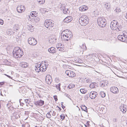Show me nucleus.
Segmentation results:
<instances>
[{"label": "nucleus", "mask_w": 127, "mask_h": 127, "mask_svg": "<svg viewBox=\"0 0 127 127\" xmlns=\"http://www.w3.org/2000/svg\"><path fill=\"white\" fill-rule=\"evenodd\" d=\"M45 62L44 63H36L35 65V70L36 72H39L40 71L44 72L46 71V68L48 66V65L46 64Z\"/></svg>", "instance_id": "1"}, {"label": "nucleus", "mask_w": 127, "mask_h": 127, "mask_svg": "<svg viewBox=\"0 0 127 127\" xmlns=\"http://www.w3.org/2000/svg\"><path fill=\"white\" fill-rule=\"evenodd\" d=\"M13 57L15 58L21 57L23 55V52L19 47H16L13 51Z\"/></svg>", "instance_id": "2"}, {"label": "nucleus", "mask_w": 127, "mask_h": 127, "mask_svg": "<svg viewBox=\"0 0 127 127\" xmlns=\"http://www.w3.org/2000/svg\"><path fill=\"white\" fill-rule=\"evenodd\" d=\"M89 19L88 17L85 15H82L80 18L79 22L82 26H85L88 23Z\"/></svg>", "instance_id": "3"}, {"label": "nucleus", "mask_w": 127, "mask_h": 127, "mask_svg": "<svg viewBox=\"0 0 127 127\" xmlns=\"http://www.w3.org/2000/svg\"><path fill=\"white\" fill-rule=\"evenodd\" d=\"M97 22L98 25L100 27L103 28L106 25V21L105 18L103 17H99L97 19Z\"/></svg>", "instance_id": "4"}, {"label": "nucleus", "mask_w": 127, "mask_h": 127, "mask_svg": "<svg viewBox=\"0 0 127 127\" xmlns=\"http://www.w3.org/2000/svg\"><path fill=\"white\" fill-rule=\"evenodd\" d=\"M118 25V23L117 21L114 20L111 23L110 28L112 30H114L118 29L120 31L121 28H120V27Z\"/></svg>", "instance_id": "5"}, {"label": "nucleus", "mask_w": 127, "mask_h": 127, "mask_svg": "<svg viewBox=\"0 0 127 127\" xmlns=\"http://www.w3.org/2000/svg\"><path fill=\"white\" fill-rule=\"evenodd\" d=\"M54 23L51 22L49 20H47L45 21L44 25L45 27L50 29L51 28L53 27L54 26Z\"/></svg>", "instance_id": "6"}, {"label": "nucleus", "mask_w": 127, "mask_h": 127, "mask_svg": "<svg viewBox=\"0 0 127 127\" xmlns=\"http://www.w3.org/2000/svg\"><path fill=\"white\" fill-rule=\"evenodd\" d=\"M28 43L32 45H34L37 43L36 40L33 38H29L28 39Z\"/></svg>", "instance_id": "7"}, {"label": "nucleus", "mask_w": 127, "mask_h": 127, "mask_svg": "<svg viewBox=\"0 0 127 127\" xmlns=\"http://www.w3.org/2000/svg\"><path fill=\"white\" fill-rule=\"evenodd\" d=\"M68 32V30H65L63 31L61 33V36L62 39L64 40H66L67 38V32Z\"/></svg>", "instance_id": "8"}, {"label": "nucleus", "mask_w": 127, "mask_h": 127, "mask_svg": "<svg viewBox=\"0 0 127 127\" xmlns=\"http://www.w3.org/2000/svg\"><path fill=\"white\" fill-rule=\"evenodd\" d=\"M65 73L67 75L70 77H73L75 76V73L72 71L67 70L65 71Z\"/></svg>", "instance_id": "9"}, {"label": "nucleus", "mask_w": 127, "mask_h": 127, "mask_svg": "<svg viewBox=\"0 0 127 127\" xmlns=\"http://www.w3.org/2000/svg\"><path fill=\"white\" fill-rule=\"evenodd\" d=\"M125 36L122 35H119L118 36V39L120 40L123 42H127V38Z\"/></svg>", "instance_id": "10"}, {"label": "nucleus", "mask_w": 127, "mask_h": 127, "mask_svg": "<svg viewBox=\"0 0 127 127\" xmlns=\"http://www.w3.org/2000/svg\"><path fill=\"white\" fill-rule=\"evenodd\" d=\"M46 82L48 85L51 84L52 81L51 77L49 75H47L46 76L45 79Z\"/></svg>", "instance_id": "11"}, {"label": "nucleus", "mask_w": 127, "mask_h": 127, "mask_svg": "<svg viewBox=\"0 0 127 127\" xmlns=\"http://www.w3.org/2000/svg\"><path fill=\"white\" fill-rule=\"evenodd\" d=\"M25 9V7L23 5H21L18 6L17 8V10L19 13H21L24 11Z\"/></svg>", "instance_id": "12"}, {"label": "nucleus", "mask_w": 127, "mask_h": 127, "mask_svg": "<svg viewBox=\"0 0 127 127\" xmlns=\"http://www.w3.org/2000/svg\"><path fill=\"white\" fill-rule=\"evenodd\" d=\"M97 95V93L95 92H91L90 93V97L92 99H94Z\"/></svg>", "instance_id": "13"}, {"label": "nucleus", "mask_w": 127, "mask_h": 127, "mask_svg": "<svg viewBox=\"0 0 127 127\" xmlns=\"http://www.w3.org/2000/svg\"><path fill=\"white\" fill-rule=\"evenodd\" d=\"M110 91L114 94H117L119 91L118 88L116 87H111L110 89Z\"/></svg>", "instance_id": "14"}, {"label": "nucleus", "mask_w": 127, "mask_h": 127, "mask_svg": "<svg viewBox=\"0 0 127 127\" xmlns=\"http://www.w3.org/2000/svg\"><path fill=\"white\" fill-rule=\"evenodd\" d=\"M120 110L124 113H126V111L127 110V106L123 104L120 107Z\"/></svg>", "instance_id": "15"}, {"label": "nucleus", "mask_w": 127, "mask_h": 127, "mask_svg": "<svg viewBox=\"0 0 127 127\" xmlns=\"http://www.w3.org/2000/svg\"><path fill=\"white\" fill-rule=\"evenodd\" d=\"M44 104V101L41 100L35 102L34 104L36 105L42 106Z\"/></svg>", "instance_id": "16"}, {"label": "nucleus", "mask_w": 127, "mask_h": 127, "mask_svg": "<svg viewBox=\"0 0 127 127\" xmlns=\"http://www.w3.org/2000/svg\"><path fill=\"white\" fill-rule=\"evenodd\" d=\"M14 39L15 42L20 43L21 40V36H16V37H14Z\"/></svg>", "instance_id": "17"}, {"label": "nucleus", "mask_w": 127, "mask_h": 127, "mask_svg": "<svg viewBox=\"0 0 127 127\" xmlns=\"http://www.w3.org/2000/svg\"><path fill=\"white\" fill-rule=\"evenodd\" d=\"M67 38L66 39L67 41H68L72 37V34L71 31H69V30H68V32H67Z\"/></svg>", "instance_id": "18"}, {"label": "nucleus", "mask_w": 127, "mask_h": 127, "mask_svg": "<svg viewBox=\"0 0 127 127\" xmlns=\"http://www.w3.org/2000/svg\"><path fill=\"white\" fill-rule=\"evenodd\" d=\"M57 38L55 37L51 36L49 38V41L50 43L53 44L55 42Z\"/></svg>", "instance_id": "19"}, {"label": "nucleus", "mask_w": 127, "mask_h": 127, "mask_svg": "<svg viewBox=\"0 0 127 127\" xmlns=\"http://www.w3.org/2000/svg\"><path fill=\"white\" fill-rule=\"evenodd\" d=\"M72 20L71 16H68L66 17L64 20V22L67 23L70 22Z\"/></svg>", "instance_id": "20"}, {"label": "nucleus", "mask_w": 127, "mask_h": 127, "mask_svg": "<svg viewBox=\"0 0 127 127\" xmlns=\"http://www.w3.org/2000/svg\"><path fill=\"white\" fill-rule=\"evenodd\" d=\"M88 7L86 5H83L80 7L79 8L80 11H84L87 10Z\"/></svg>", "instance_id": "21"}, {"label": "nucleus", "mask_w": 127, "mask_h": 127, "mask_svg": "<svg viewBox=\"0 0 127 127\" xmlns=\"http://www.w3.org/2000/svg\"><path fill=\"white\" fill-rule=\"evenodd\" d=\"M20 65L22 67L26 68L28 66L29 64L26 62H23L20 63Z\"/></svg>", "instance_id": "22"}, {"label": "nucleus", "mask_w": 127, "mask_h": 127, "mask_svg": "<svg viewBox=\"0 0 127 127\" xmlns=\"http://www.w3.org/2000/svg\"><path fill=\"white\" fill-rule=\"evenodd\" d=\"M48 51L50 53H54L56 52V49L54 47H51L48 49Z\"/></svg>", "instance_id": "23"}, {"label": "nucleus", "mask_w": 127, "mask_h": 127, "mask_svg": "<svg viewBox=\"0 0 127 127\" xmlns=\"http://www.w3.org/2000/svg\"><path fill=\"white\" fill-rule=\"evenodd\" d=\"M104 7L106 8L107 10H109L110 9L111 6L109 3H106L105 4H104Z\"/></svg>", "instance_id": "24"}, {"label": "nucleus", "mask_w": 127, "mask_h": 127, "mask_svg": "<svg viewBox=\"0 0 127 127\" xmlns=\"http://www.w3.org/2000/svg\"><path fill=\"white\" fill-rule=\"evenodd\" d=\"M27 28L29 31L32 32L33 31L34 28L32 25H30L28 26Z\"/></svg>", "instance_id": "25"}, {"label": "nucleus", "mask_w": 127, "mask_h": 127, "mask_svg": "<svg viewBox=\"0 0 127 127\" xmlns=\"http://www.w3.org/2000/svg\"><path fill=\"white\" fill-rule=\"evenodd\" d=\"M65 5H64L60 4L59 6V8H60L61 10L63 9H65Z\"/></svg>", "instance_id": "26"}, {"label": "nucleus", "mask_w": 127, "mask_h": 127, "mask_svg": "<svg viewBox=\"0 0 127 127\" xmlns=\"http://www.w3.org/2000/svg\"><path fill=\"white\" fill-rule=\"evenodd\" d=\"M81 109L84 111L87 112V107L85 105H82L81 106Z\"/></svg>", "instance_id": "27"}, {"label": "nucleus", "mask_w": 127, "mask_h": 127, "mask_svg": "<svg viewBox=\"0 0 127 127\" xmlns=\"http://www.w3.org/2000/svg\"><path fill=\"white\" fill-rule=\"evenodd\" d=\"M80 46L81 48L82 49L85 50H86L87 49V47L85 44H83L81 45H80Z\"/></svg>", "instance_id": "28"}, {"label": "nucleus", "mask_w": 127, "mask_h": 127, "mask_svg": "<svg viewBox=\"0 0 127 127\" xmlns=\"http://www.w3.org/2000/svg\"><path fill=\"white\" fill-rule=\"evenodd\" d=\"M80 92L82 94H85L87 92V91L84 89H81L80 90Z\"/></svg>", "instance_id": "29"}, {"label": "nucleus", "mask_w": 127, "mask_h": 127, "mask_svg": "<svg viewBox=\"0 0 127 127\" xmlns=\"http://www.w3.org/2000/svg\"><path fill=\"white\" fill-rule=\"evenodd\" d=\"M38 13L37 12L35 11H33L32 12H31V14L33 16H37V14Z\"/></svg>", "instance_id": "30"}, {"label": "nucleus", "mask_w": 127, "mask_h": 127, "mask_svg": "<svg viewBox=\"0 0 127 127\" xmlns=\"http://www.w3.org/2000/svg\"><path fill=\"white\" fill-rule=\"evenodd\" d=\"M39 10L41 13H43L46 11V10L44 8H41L39 9Z\"/></svg>", "instance_id": "31"}, {"label": "nucleus", "mask_w": 127, "mask_h": 127, "mask_svg": "<svg viewBox=\"0 0 127 127\" xmlns=\"http://www.w3.org/2000/svg\"><path fill=\"white\" fill-rule=\"evenodd\" d=\"M63 11V12L64 14H67L68 13V9L67 8H65V9H64L62 10Z\"/></svg>", "instance_id": "32"}, {"label": "nucleus", "mask_w": 127, "mask_h": 127, "mask_svg": "<svg viewBox=\"0 0 127 127\" xmlns=\"http://www.w3.org/2000/svg\"><path fill=\"white\" fill-rule=\"evenodd\" d=\"M100 94L102 97H104L105 96V93L101 91L100 92Z\"/></svg>", "instance_id": "33"}, {"label": "nucleus", "mask_w": 127, "mask_h": 127, "mask_svg": "<svg viewBox=\"0 0 127 127\" xmlns=\"http://www.w3.org/2000/svg\"><path fill=\"white\" fill-rule=\"evenodd\" d=\"M34 21L36 22H39L40 20L39 18L38 17H36V16L34 17Z\"/></svg>", "instance_id": "34"}, {"label": "nucleus", "mask_w": 127, "mask_h": 127, "mask_svg": "<svg viewBox=\"0 0 127 127\" xmlns=\"http://www.w3.org/2000/svg\"><path fill=\"white\" fill-rule=\"evenodd\" d=\"M37 1L40 4H43L45 2L44 0H37Z\"/></svg>", "instance_id": "35"}, {"label": "nucleus", "mask_w": 127, "mask_h": 127, "mask_svg": "<svg viewBox=\"0 0 127 127\" xmlns=\"http://www.w3.org/2000/svg\"><path fill=\"white\" fill-rule=\"evenodd\" d=\"M60 84L59 83L57 85H56V87L57 89L59 91H60L61 90V88H60Z\"/></svg>", "instance_id": "36"}, {"label": "nucleus", "mask_w": 127, "mask_h": 127, "mask_svg": "<svg viewBox=\"0 0 127 127\" xmlns=\"http://www.w3.org/2000/svg\"><path fill=\"white\" fill-rule=\"evenodd\" d=\"M95 85L94 84V83H91L90 85V87L91 88H95Z\"/></svg>", "instance_id": "37"}, {"label": "nucleus", "mask_w": 127, "mask_h": 127, "mask_svg": "<svg viewBox=\"0 0 127 127\" xmlns=\"http://www.w3.org/2000/svg\"><path fill=\"white\" fill-rule=\"evenodd\" d=\"M46 116L48 118H50L51 117V115L49 113H47L46 114Z\"/></svg>", "instance_id": "38"}, {"label": "nucleus", "mask_w": 127, "mask_h": 127, "mask_svg": "<svg viewBox=\"0 0 127 127\" xmlns=\"http://www.w3.org/2000/svg\"><path fill=\"white\" fill-rule=\"evenodd\" d=\"M24 101L25 102L28 104H29L30 101L29 100V99H26L24 100Z\"/></svg>", "instance_id": "39"}, {"label": "nucleus", "mask_w": 127, "mask_h": 127, "mask_svg": "<svg viewBox=\"0 0 127 127\" xmlns=\"http://www.w3.org/2000/svg\"><path fill=\"white\" fill-rule=\"evenodd\" d=\"M60 118L62 120L64 119L65 117L63 115H60Z\"/></svg>", "instance_id": "40"}, {"label": "nucleus", "mask_w": 127, "mask_h": 127, "mask_svg": "<svg viewBox=\"0 0 127 127\" xmlns=\"http://www.w3.org/2000/svg\"><path fill=\"white\" fill-rule=\"evenodd\" d=\"M53 97L54 98L55 100L56 101H57L58 100L57 97L56 95H54L53 96Z\"/></svg>", "instance_id": "41"}, {"label": "nucleus", "mask_w": 127, "mask_h": 127, "mask_svg": "<svg viewBox=\"0 0 127 127\" xmlns=\"http://www.w3.org/2000/svg\"><path fill=\"white\" fill-rule=\"evenodd\" d=\"M3 24V20L1 19H0V24L2 25Z\"/></svg>", "instance_id": "42"}, {"label": "nucleus", "mask_w": 127, "mask_h": 127, "mask_svg": "<svg viewBox=\"0 0 127 127\" xmlns=\"http://www.w3.org/2000/svg\"><path fill=\"white\" fill-rule=\"evenodd\" d=\"M63 102H61V104L62 107V108L63 109H64V108H65V106H64V105H63Z\"/></svg>", "instance_id": "43"}, {"label": "nucleus", "mask_w": 127, "mask_h": 127, "mask_svg": "<svg viewBox=\"0 0 127 127\" xmlns=\"http://www.w3.org/2000/svg\"><path fill=\"white\" fill-rule=\"evenodd\" d=\"M22 100V99H20L19 100V102L20 103V105H22V106H23V104H24L22 103V102H21V101Z\"/></svg>", "instance_id": "44"}, {"label": "nucleus", "mask_w": 127, "mask_h": 127, "mask_svg": "<svg viewBox=\"0 0 127 127\" xmlns=\"http://www.w3.org/2000/svg\"><path fill=\"white\" fill-rule=\"evenodd\" d=\"M56 114V113L54 111H53V112L52 115L53 116H55Z\"/></svg>", "instance_id": "45"}, {"label": "nucleus", "mask_w": 127, "mask_h": 127, "mask_svg": "<svg viewBox=\"0 0 127 127\" xmlns=\"http://www.w3.org/2000/svg\"><path fill=\"white\" fill-rule=\"evenodd\" d=\"M113 121L114 122H116L117 121V120L116 118H114L113 119Z\"/></svg>", "instance_id": "46"}, {"label": "nucleus", "mask_w": 127, "mask_h": 127, "mask_svg": "<svg viewBox=\"0 0 127 127\" xmlns=\"http://www.w3.org/2000/svg\"><path fill=\"white\" fill-rule=\"evenodd\" d=\"M4 82H0V87L1 85H2L4 84Z\"/></svg>", "instance_id": "47"}, {"label": "nucleus", "mask_w": 127, "mask_h": 127, "mask_svg": "<svg viewBox=\"0 0 127 127\" xmlns=\"http://www.w3.org/2000/svg\"><path fill=\"white\" fill-rule=\"evenodd\" d=\"M5 75H6L8 77H9L10 78L12 79V77H11L10 76L8 75H6V74H5Z\"/></svg>", "instance_id": "48"}, {"label": "nucleus", "mask_w": 127, "mask_h": 127, "mask_svg": "<svg viewBox=\"0 0 127 127\" xmlns=\"http://www.w3.org/2000/svg\"><path fill=\"white\" fill-rule=\"evenodd\" d=\"M90 126L89 124H86V127H90Z\"/></svg>", "instance_id": "49"}, {"label": "nucleus", "mask_w": 127, "mask_h": 127, "mask_svg": "<svg viewBox=\"0 0 127 127\" xmlns=\"http://www.w3.org/2000/svg\"><path fill=\"white\" fill-rule=\"evenodd\" d=\"M68 88L69 89L71 88V85H69L68 86Z\"/></svg>", "instance_id": "50"}, {"label": "nucleus", "mask_w": 127, "mask_h": 127, "mask_svg": "<svg viewBox=\"0 0 127 127\" xmlns=\"http://www.w3.org/2000/svg\"><path fill=\"white\" fill-rule=\"evenodd\" d=\"M58 49L59 51H62V48H59H59H58Z\"/></svg>", "instance_id": "51"}, {"label": "nucleus", "mask_w": 127, "mask_h": 127, "mask_svg": "<svg viewBox=\"0 0 127 127\" xmlns=\"http://www.w3.org/2000/svg\"><path fill=\"white\" fill-rule=\"evenodd\" d=\"M65 95H66V96H67L68 98H69V96H70L69 95H68V94H65Z\"/></svg>", "instance_id": "52"}, {"label": "nucleus", "mask_w": 127, "mask_h": 127, "mask_svg": "<svg viewBox=\"0 0 127 127\" xmlns=\"http://www.w3.org/2000/svg\"><path fill=\"white\" fill-rule=\"evenodd\" d=\"M86 82L87 83H88V82L89 81V80L88 79H87L86 80Z\"/></svg>", "instance_id": "53"}, {"label": "nucleus", "mask_w": 127, "mask_h": 127, "mask_svg": "<svg viewBox=\"0 0 127 127\" xmlns=\"http://www.w3.org/2000/svg\"><path fill=\"white\" fill-rule=\"evenodd\" d=\"M57 107L59 108V110L60 111H61V109L58 106H57Z\"/></svg>", "instance_id": "54"}, {"label": "nucleus", "mask_w": 127, "mask_h": 127, "mask_svg": "<svg viewBox=\"0 0 127 127\" xmlns=\"http://www.w3.org/2000/svg\"><path fill=\"white\" fill-rule=\"evenodd\" d=\"M125 17L127 19V12L126 13V15Z\"/></svg>", "instance_id": "55"}, {"label": "nucleus", "mask_w": 127, "mask_h": 127, "mask_svg": "<svg viewBox=\"0 0 127 127\" xmlns=\"http://www.w3.org/2000/svg\"><path fill=\"white\" fill-rule=\"evenodd\" d=\"M89 121H87L86 124H89Z\"/></svg>", "instance_id": "56"}, {"label": "nucleus", "mask_w": 127, "mask_h": 127, "mask_svg": "<svg viewBox=\"0 0 127 127\" xmlns=\"http://www.w3.org/2000/svg\"><path fill=\"white\" fill-rule=\"evenodd\" d=\"M0 94L1 95L3 96L1 92Z\"/></svg>", "instance_id": "57"}, {"label": "nucleus", "mask_w": 127, "mask_h": 127, "mask_svg": "<svg viewBox=\"0 0 127 127\" xmlns=\"http://www.w3.org/2000/svg\"><path fill=\"white\" fill-rule=\"evenodd\" d=\"M84 125L86 127V124H84Z\"/></svg>", "instance_id": "58"}, {"label": "nucleus", "mask_w": 127, "mask_h": 127, "mask_svg": "<svg viewBox=\"0 0 127 127\" xmlns=\"http://www.w3.org/2000/svg\"><path fill=\"white\" fill-rule=\"evenodd\" d=\"M80 127H83V126L82 125H80Z\"/></svg>", "instance_id": "59"}, {"label": "nucleus", "mask_w": 127, "mask_h": 127, "mask_svg": "<svg viewBox=\"0 0 127 127\" xmlns=\"http://www.w3.org/2000/svg\"><path fill=\"white\" fill-rule=\"evenodd\" d=\"M126 123L127 124V120L126 121Z\"/></svg>", "instance_id": "60"}, {"label": "nucleus", "mask_w": 127, "mask_h": 127, "mask_svg": "<svg viewBox=\"0 0 127 127\" xmlns=\"http://www.w3.org/2000/svg\"><path fill=\"white\" fill-rule=\"evenodd\" d=\"M35 127H38L36 126Z\"/></svg>", "instance_id": "61"}, {"label": "nucleus", "mask_w": 127, "mask_h": 127, "mask_svg": "<svg viewBox=\"0 0 127 127\" xmlns=\"http://www.w3.org/2000/svg\"><path fill=\"white\" fill-rule=\"evenodd\" d=\"M103 84V83H102V84H101V85L102 86V85Z\"/></svg>", "instance_id": "62"}, {"label": "nucleus", "mask_w": 127, "mask_h": 127, "mask_svg": "<svg viewBox=\"0 0 127 127\" xmlns=\"http://www.w3.org/2000/svg\"><path fill=\"white\" fill-rule=\"evenodd\" d=\"M1 0H0V2L1 1Z\"/></svg>", "instance_id": "63"}, {"label": "nucleus", "mask_w": 127, "mask_h": 127, "mask_svg": "<svg viewBox=\"0 0 127 127\" xmlns=\"http://www.w3.org/2000/svg\"><path fill=\"white\" fill-rule=\"evenodd\" d=\"M86 78H85V79H86Z\"/></svg>", "instance_id": "64"}]
</instances>
